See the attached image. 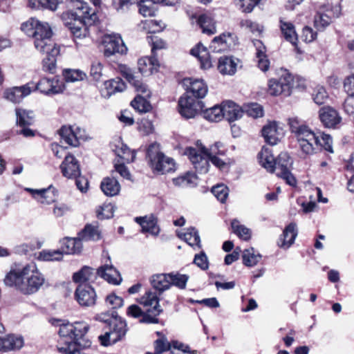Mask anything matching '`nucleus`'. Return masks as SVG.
<instances>
[{"label":"nucleus","mask_w":354,"mask_h":354,"mask_svg":"<svg viewBox=\"0 0 354 354\" xmlns=\"http://www.w3.org/2000/svg\"><path fill=\"white\" fill-rule=\"evenodd\" d=\"M112 68L120 73L131 84L136 91L142 94H146V96H149V91L147 86L142 81L136 80L135 76L131 73V69L124 64H116L115 66L112 64Z\"/></svg>","instance_id":"12"},{"label":"nucleus","mask_w":354,"mask_h":354,"mask_svg":"<svg viewBox=\"0 0 354 354\" xmlns=\"http://www.w3.org/2000/svg\"><path fill=\"white\" fill-rule=\"evenodd\" d=\"M348 96L344 100V109L348 115L354 114V95L347 93Z\"/></svg>","instance_id":"64"},{"label":"nucleus","mask_w":354,"mask_h":354,"mask_svg":"<svg viewBox=\"0 0 354 354\" xmlns=\"http://www.w3.org/2000/svg\"><path fill=\"white\" fill-rule=\"evenodd\" d=\"M257 44L259 46L257 48L256 56L258 59V67L262 71H266L269 68L270 62L266 55V48L260 41H257Z\"/></svg>","instance_id":"41"},{"label":"nucleus","mask_w":354,"mask_h":354,"mask_svg":"<svg viewBox=\"0 0 354 354\" xmlns=\"http://www.w3.org/2000/svg\"><path fill=\"white\" fill-rule=\"evenodd\" d=\"M134 221L141 226L142 233L149 232L153 236H158L160 233V228L157 225V218L153 214L137 216L135 217Z\"/></svg>","instance_id":"20"},{"label":"nucleus","mask_w":354,"mask_h":354,"mask_svg":"<svg viewBox=\"0 0 354 354\" xmlns=\"http://www.w3.org/2000/svg\"><path fill=\"white\" fill-rule=\"evenodd\" d=\"M139 12L145 17L154 16L156 12L155 3L151 0H141L138 3Z\"/></svg>","instance_id":"47"},{"label":"nucleus","mask_w":354,"mask_h":354,"mask_svg":"<svg viewBox=\"0 0 354 354\" xmlns=\"http://www.w3.org/2000/svg\"><path fill=\"white\" fill-rule=\"evenodd\" d=\"M138 70L144 76H149L156 72L160 66L155 56L142 57L138 62Z\"/></svg>","instance_id":"26"},{"label":"nucleus","mask_w":354,"mask_h":354,"mask_svg":"<svg viewBox=\"0 0 354 354\" xmlns=\"http://www.w3.org/2000/svg\"><path fill=\"white\" fill-rule=\"evenodd\" d=\"M211 18L206 15H201L198 19L203 32L208 35H212L216 32L215 27L211 25Z\"/></svg>","instance_id":"53"},{"label":"nucleus","mask_w":354,"mask_h":354,"mask_svg":"<svg viewBox=\"0 0 354 354\" xmlns=\"http://www.w3.org/2000/svg\"><path fill=\"white\" fill-rule=\"evenodd\" d=\"M171 346V343L168 342L167 337L162 336L154 342V353L162 354L169 351Z\"/></svg>","instance_id":"54"},{"label":"nucleus","mask_w":354,"mask_h":354,"mask_svg":"<svg viewBox=\"0 0 354 354\" xmlns=\"http://www.w3.org/2000/svg\"><path fill=\"white\" fill-rule=\"evenodd\" d=\"M159 298L156 292L151 291L146 292L145 294L140 298V303L145 306L153 307L147 310L144 313L142 309L136 304H133L129 306L127 309V315L134 317H141L140 322L144 324H158L159 319L157 318L163 310L159 304Z\"/></svg>","instance_id":"3"},{"label":"nucleus","mask_w":354,"mask_h":354,"mask_svg":"<svg viewBox=\"0 0 354 354\" xmlns=\"http://www.w3.org/2000/svg\"><path fill=\"white\" fill-rule=\"evenodd\" d=\"M279 27L284 39L293 46H297L298 37L295 26L291 22L286 21L283 19H280Z\"/></svg>","instance_id":"31"},{"label":"nucleus","mask_w":354,"mask_h":354,"mask_svg":"<svg viewBox=\"0 0 354 354\" xmlns=\"http://www.w3.org/2000/svg\"><path fill=\"white\" fill-rule=\"evenodd\" d=\"M193 262L203 270H206L209 267L207 257L203 251L195 255Z\"/></svg>","instance_id":"61"},{"label":"nucleus","mask_w":354,"mask_h":354,"mask_svg":"<svg viewBox=\"0 0 354 354\" xmlns=\"http://www.w3.org/2000/svg\"><path fill=\"white\" fill-rule=\"evenodd\" d=\"M319 117L325 127L335 128L342 121L339 113L330 106H324L319 109Z\"/></svg>","instance_id":"15"},{"label":"nucleus","mask_w":354,"mask_h":354,"mask_svg":"<svg viewBox=\"0 0 354 354\" xmlns=\"http://www.w3.org/2000/svg\"><path fill=\"white\" fill-rule=\"evenodd\" d=\"M62 75L66 82H75L83 80L86 74L78 69L66 68L63 70Z\"/></svg>","instance_id":"45"},{"label":"nucleus","mask_w":354,"mask_h":354,"mask_svg":"<svg viewBox=\"0 0 354 354\" xmlns=\"http://www.w3.org/2000/svg\"><path fill=\"white\" fill-rule=\"evenodd\" d=\"M207 149L203 147L202 151L199 153L194 148H189L187 149V154L192 162L196 171L199 174H206L209 171V161L208 156L206 155Z\"/></svg>","instance_id":"10"},{"label":"nucleus","mask_w":354,"mask_h":354,"mask_svg":"<svg viewBox=\"0 0 354 354\" xmlns=\"http://www.w3.org/2000/svg\"><path fill=\"white\" fill-rule=\"evenodd\" d=\"M178 237L183 239L192 247H197L201 248V238L198 230L193 227L187 229L184 233L178 234Z\"/></svg>","instance_id":"36"},{"label":"nucleus","mask_w":354,"mask_h":354,"mask_svg":"<svg viewBox=\"0 0 354 354\" xmlns=\"http://www.w3.org/2000/svg\"><path fill=\"white\" fill-rule=\"evenodd\" d=\"M96 217L99 220L109 219L111 217V202H104L95 210Z\"/></svg>","instance_id":"55"},{"label":"nucleus","mask_w":354,"mask_h":354,"mask_svg":"<svg viewBox=\"0 0 354 354\" xmlns=\"http://www.w3.org/2000/svg\"><path fill=\"white\" fill-rule=\"evenodd\" d=\"M73 10H69L62 14L63 21L68 19H82L88 20L90 25L95 23L97 17L95 11L88 6V3L81 0H71Z\"/></svg>","instance_id":"5"},{"label":"nucleus","mask_w":354,"mask_h":354,"mask_svg":"<svg viewBox=\"0 0 354 354\" xmlns=\"http://www.w3.org/2000/svg\"><path fill=\"white\" fill-rule=\"evenodd\" d=\"M232 231L239 238L247 241L251 237V231L245 225H240L239 221L234 219L231 223Z\"/></svg>","instance_id":"48"},{"label":"nucleus","mask_w":354,"mask_h":354,"mask_svg":"<svg viewBox=\"0 0 354 354\" xmlns=\"http://www.w3.org/2000/svg\"><path fill=\"white\" fill-rule=\"evenodd\" d=\"M34 7L41 6L43 8L55 10L57 8L58 0H29Z\"/></svg>","instance_id":"56"},{"label":"nucleus","mask_w":354,"mask_h":354,"mask_svg":"<svg viewBox=\"0 0 354 354\" xmlns=\"http://www.w3.org/2000/svg\"><path fill=\"white\" fill-rule=\"evenodd\" d=\"M169 281L171 286H174L180 289H185L189 277L187 274H180L178 272L168 273Z\"/></svg>","instance_id":"44"},{"label":"nucleus","mask_w":354,"mask_h":354,"mask_svg":"<svg viewBox=\"0 0 354 354\" xmlns=\"http://www.w3.org/2000/svg\"><path fill=\"white\" fill-rule=\"evenodd\" d=\"M128 48L126 46L121 35L118 33L112 32V55L118 53L120 55H126Z\"/></svg>","instance_id":"42"},{"label":"nucleus","mask_w":354,"mask_h":354,"mask_svg":"<svg viewBox=\"0 0 354 354\" xmlns=\"http://www.w3.org/2000/svg\"><path fill=\"white\" fill-rule=\"evenodd\" d=\"M96 278L100 277L111 283V266L104 264L100 266L95 271Z\"/></svg>","instance_id":"59"},{"label":"nucleus","mask_w":354,"mask_h":354,"mask_svg":"<svg viewBox=\"0 0 354 354\" xmlns=\"http://www.w3.org/2000/svg\"><path fill=\"white\" fill-rule=\"evenodd\" d=\"M114 151L115 155L127 162H133L136 158V153L131 151L129 147L124 144L122 139L118 137L114 140Z\"/></svg>","instance_id":"24"},{"label":"nucleus","mask_w":354,"mask_h":354,"mask_svg":"<svg viewBox=\"0 0 354 354\" xmlns=\"http://www.w3.org/2000/svg\"><path fill=\"white\" fill-rule=\"evenodd\" d=\"M60 250L62 254H80L83 249V244L77 235V238L64 237L60 240Z\"/></svg>","instance_id":"18"},{"label":"nucleus","mask_w":354,"mask_h":354,"mask_svg":"<svg viewBox=\"0 0 354 354\" xmlns=\"http://www.w3.org/2000/svg\"><path fill=\"white\" fill-rule=\"evenodd\" d=\"M203 111L204 118L209 121L217 122L220 121L222 118H223V105H216L212 108L206 109L205 111L203 110Z\"/></svg>","instance_id":"43"},{"label":"nucleus","mask_w":354,"mask_h":354,"mask_svg":"<svg viewBox=\"0 0 354 354\" xmlns=\"http://www.w3.org/2000/svg\"><path fill=\"white\" fill-rule=\"evenodd\" d=\"M223 118L228 122H234L241 118L243 111L241 107L232 101L223 104Z\"/></svg>","instance_id":"29"},{"label":"nucleus","mask_w":354,"mask_h":354,"mask_svg":"<svg viewBox=\"0 0 354 354\" xmlns=\"http://www.w3.org/2000/svg\"><path fill=\"white\" fill-rule=\"evenodd\" d=\"M96 297L94 288L88 283L79 284L75 292V298L82 307L94 306Z\"/></svg>","instance_id":"11"},{"label":"nucleus","mask_w":354,"mask_h":354,"mask_svg":"<svg viewBox=\"0 0 354 354\" xmlns=\"http://www.w3.org/2000/svg\"><path fill=\"white\" fill-rule=\"evenodd\" d=\"M313 99L319 105L324 104L328 99L326 89L322 86L316 87L313 93Z\"/></svg>","instance_id":"57"},{"label":"nucleus","mask_w":354,"mask_h":354,"mask_svg":"<svg viewBox=\"0 0 354 354\" xmlns=\"http://www.w3.org/2000/svg\"><path fill=\"white\" fill-rule=\"evenodd\" d=\"M57 81L47 77L41 78L36 84L35 88L40 93L46 95H53L63 91L61 86H57Z\"/></svg>","instance_id":"27"},{"label":"nucleus","mask_w":354,"mask_h":354,"mask_svg":"<svg viewBox=\"0 0 354 354\" xmlns=\"http://www.w3.org/2000/svg\"><path fill=\"white\" fill-rule=\"evenodd\" d=\"M234 43L233 35L223 33L218 37H215L211 42L209 49L213 53L224 52L230 49Z\"/></svg>","instance_id":"19"},{"label":"nucleus","mask_w":354,"mask_h":354,"mask_svg":"<svg viewBox=\"0 0 354 354\" xmlns=\"http://www.w3.org/2000/svg\"><path fill=\"white\" fill-rule=\"evenodd\" d=\"M326 12L320 10L315 16L314 25L315 28L319 30H324L331 23L330 14L333 12L331 10H326Z\"/></svg>","instance_id":"38"},{"label":"nucleus","mask_w":354,"mask_h":354,"mask_svg":"<svg viewBox=\"0 0 354 354\" xmlns=\"http://www.w3.org/2000/svg\"><path fill=\"white\" fill-rule=\"evenodd\" d=\"M293 88V79L292 75L286 71L281 69L279 79L272 78L268 83V92L271 95H283L289 96Z\"/></svg>","instance_id":"6"},{"label":"nucleus","mask_w":354,"mask_h":354,"mask_svg":"<svg viewBox=\"0 0 354 354\" xmlns=\"http://www.w3.org/2000/svg\"><path fill=\"white\" fill-rule=\"evenodd\" d=\"M259 162L268 171L274 172L276 158L270 153L268 149H263L259 153Z\"/></svg>","instance_id":"39"},{"label":"nucleus","mask_w":354,"mask_h":354,"mask_svg":"<svg viewBox=\"0 0 354 354\" xmlns=\"http://www.w3.org/2000/svg\"><path fill=\"white\" fill-rule=\"evenodd\" d=\"M248 115L254 118L262 117L263 115V107L257 103H252L245 110Z\"/></svg>","instance_id":"60"},{"label":"nucleus","mask_w":354,"mask_h":354,"mask_svg":"<svg viewBox=\"0 0 354 354\" xmlns=\"http://www.w3.org/2000/svg\"><path fill=\"white\" fill-rule=\"evenodd\" d=\"M62 140L72 147H77L80 145V137L77 132L74 131L71 126H62L58 131Z\"/></svg>","instance_id":"34"},{"label":"nucleus","mask_w":354,"mask_h":354,"mask_svg":"<svg viewBox=\"0 0 354 354\" xmlns=\"http://www.w3.org/2000/svg\"><path fill=\"white\" fill-rule=\"evenodd\" d=\"M62 259L63 254L60 250H42L38 257V259L46 261H61Z\"/></svg>","instance_id":"49"},{"label":"nucleus","mask_w":354,"mask_h":354,"mask_svg":"<svg viewBox=\"0 0 354 354\" xmlns=\"http://www.w3.org/2000/svg\"><path fill=\"white\" fill-rule=\"evenodd\" d=\"M185 84L187 86V93L192 94L191 96L194 99L203 98L207 93V86L203 80L185 79Z\"/></svg>","instance_id":"16"},{"label":"nucleus","mask_w":354,"mask_h":354,"mask_svg":"<svg viewBox=\"0 0 354 354\" xmlns=\"http://www.w3.org/2000/svg\"><path fill=\"white\" fill-rule=\"evenodd\" d=\"M31 93L28 84L21 86H15L6 90L5 97L14 103H19L21 100Z\"/></svg>","instance_id":"28"},{"label":"nucleus","mask_w":354,"mask_h":354,"mask_svg":"<svg viewBox=\"0 0 354 354\" xmlns=\"http://www.w3.org/2000/svg\"><path fill=\"white\" fill-rule=\"evenodd\" d=\"M332 143L333 140L330 136L322 133V135L319 136V143H317V145H315V149L320 147H323L326 151L333 153V150Z\"/></svg>","instance_id":"58"},{"label":"nucleus","mask_w":354,"mask_h":354,"mask_svg":"<svg viewBox=\"0 0 354 354\" xmlns=\"http://www.w3.org/2000/svg\"><path fill=\"white\" fill-rule=\"evenodd\" d=\"M96 279L95 270L87 266H83L78 272L73 275V280L75 283H86L87 281H94Z\"/></svg>","instance_id":"32"},{"label":"nucleus","mask_w":354,"mask_h":354,"mask_svg":"<svg viewBox=\"0 0 354 354\" xmlns=\"http://www.w3.org/2000/svg\"><path fill=\"white\" fill-rule=\"evenodd\" d=\"M179 113L185 118H192L199 112L203 111L205 104L202 101L186 95L178 100Z\"/></svg>","instance_id":"9"},{"label":"nucleus","mask_w":354,"mask_h":354,"mask_svg":"<svg viewBox=\"0 0 354 354\" xmlns=\"http://www.w3.org/2000/svg\"><path fill=\"white\" fill-rule=\"evenodd\" d=\"M50 189H51V186H50L47 189H33L31 188L26 189V191L30 192L33 196L37 194V196H40L41 198H43L45 201V203L47 204H50V203L55 201V196L54 194L52 197L49 196Z\"/></svg>","instance_id":"51"},{"label":"nucleus","mask_w":354,"mask_h":354,"mask_svg":"<svg viewBox=\"0 0 354 354\" xmlns=\"http://www.w3.org/2000/svg\"><path fill=\"white\" fill-rule=\"evenodd\" d=\"M3 283L6 286L13 288L24 295L35 294L44 285L49 286L44 275L33 263L12 265L10 271L5 276Z\"/></svg>","instance_id":"1"},{"label":"nucleus","mask_w":354,"mask_h":354,"mask_svg":"<svg viewBox=\"0 0 354 354\" xmlns=\"http://www.w3.org/2000/svg\"><path fill=\"white\" fill-rule=\"evenodd\" d=\"M37 21V19L31 18L30 20L24 22L21 26V30L28 36L32 37Z\"/></svg>","instance_id":"63"},{"label":"nucleus","mask_w":354,"mask_h":354,"mask_svg":"<svg viewBox=\"0 0 354 354\" xmlns=\"http://www.w3.org/2000/svg\"><path fill=\"white\" fill-rule=\"evenodd\" d=\"M52 30L48 23L37 21L32 37L35 48L41 53H46L43 59V68L50 73H55L57 57L59 55L60 48L51 41Z\"/></svg>","instance_id":"2"},{"label":"nucleus","mask_w":354,"mask_h":354,"mask_svg":"<svg viewBox=\"0 0 354 354\" xmlns=\"http://www.w3.org/2000/svg\"><path fill=\"white\" fill-rule=\"evenodd\" d=\"M113 4L118 13H124L129 10L133 2L131 0H113Z\"/></svg>","instance_id":"62"},{"label":"nucleus","mask_w":354,"mask_h":354,"mask_svg":"<svg viewBox=\"0 0 354 354\" xmlns=\"http://www.w3.org/2000/svg\"><path fill=\"white\" fill-rule=\"evenodd\" d=\"M15 115L16 124L19 127L30 126L34 122V114L32 111L17 108Z\"/></svg>","instance_id":"37"},{"label":"nucleus","mask_w":354,"mask_h":354,"mask_svg":"<svg viewBox=\"0 0 354 354\" xmlns=\"http://www.w3.org/2000/svg\"><path fill=\"white\" fill-rule=\"evenodd\" d=\"M147 158L149 165L153 171L160 174L175 171L176 164L174 160L166 156L161 151L160 145L151 144L147 151Z\"/></svg>","instance_id":"4"},{"label":"nucleus","mask_w":354,"mask_h":354,"mask_svg":"<svg viewBox=\"0 0 354 354\" xmlns=\"http://www.w3.org/2000/svg\"><path fill=\"white\" fill-rule=\"evenodd\" d=\"M262 136L265 141L270 145H277L283 136V130L279 127L277 122H270L265 125L262 130Z\"/></svg>","instance_id":"14"},{"label":"nucleus","mask_w":354,"mask_h":354,"mask_svg":"<svg viewBox=\"0 0 354 354\" xmlns=\"http://www.w3.org/2000/svg\"><path fill=\"white\" fill-rule=\"evenodd\" d=\"M64 21L65 26L71 31L74 38L81 39L88 34L87 25L91 26L88 20H82L81 18L77 19H69Z\"/></svg>","instance_id":"17"},{"label":"nucleus","mask_w":354,"mask_h":354,"mask_svg":"<svg viewBox=\"0 0 354 354\" xmlns=\"http://www.w3.org/2000/svg\"><path fill=\"white\" fill-rule=\"evenodd\" d=\"M212 192L218 201L224 203L228 196L229 189L223 184H218L212 188Z\"/></svg>","instance_id":"52"},{"label":"nucleus","mask_w":354,"mask_h":354,"mask_svg":"<svg viewBox=\"0 0 354 354\" xmlns=\"http://www.w3.org/2000/svg\"><path fill=\"white\" fill-rule=\"evenodd\" d=\"M261 257L262 256L259 253L255 252L253 248H250L243 251V263L247 267L256 266L260 261Z\"/></svg>","instance_id":"40"},{"label":"nucleus","mask_w":354,"mask_h":354,"mask_svg":"<svg viewBox=\"0 0 354 354\" xmlns=\"http://www.w3.org/2000/svg\"><path fill=\"white\" fill-rule=\"evenodd\" d=\"M77 235L80 236L82 242L83 241H97L102 239L97 222H95V224H86L84 228L78 232Z\"/></svg>","instance_id":"23"},{"label":"nucleus","mask_w":354,"mask_h":354,"mask_svg":"<svg viewBox=\"0 0 354 354\" xmlns=\"http://www.w3.org/2000/svg\"><path fill=\"white\" fill-rule=\"evenodd\" d=\"M237 62L233 57L223 56L218 59V70L223 75H232L236 71Z\"/></svg>","instance_id":"33"},{"label":"nucleus","mask_w":354,"mask_h":354,"mask_svg":"<svg viewBox=\"0 0 354 354\" xmlns=\"http://www.w3.org/2000/svg\"><path fill=\"white\" fill-rule=\"evenodd\" d=\"M299 147L305 154H312L315 145L319 142V135L315 134L308 126L303 127L296 134Z\"/></svg>","instance_id":"8"},{"label":"nucleus","mask_w":354,"mask_h":354,"mask_svg":"<svg viewBox=\"0 0 354 354\" xmlns=\"http://www.w3.org/2000/svg\"><path fill=\"white\" fill-rule=\"evenodd\" d=\"M131 105L140 113H147L150 111L152 108L149 102L140 95H138L133 100L131 101Z\"/></svg>","instance_id":"46"},{"label":"nucleus","mask_w":354,"mask_h":354,"mask_svg":"<svg viewBox=\"0 0 354 354\" xmlns=\"http://www.w3.org/2000/svg\"><path fill=\"white\" fill-rule=\"evenodd\" d=\"M297 236V225L291 223L286 227L283 234L280 236L277 242L278 245L285 249L290 248L293 244Z\"/></svg>","instance_id":"25"},{"label":"nucleus","mask_w":354,"mask_h":354,"mask_svg":"<svg viewBox=\"0 0 354 354\" xmlns=\"http://www.w3.org/2000/svg\"><path fill=\"white\" fill-rule=\"evenodd\" d=\"M292 161L288 153H281L275 160L274 171L277 176L283 178L290 186L295 187L297 185V180L290 172V168Z\"/></svg>","instance_id":"7"},{"label":"nucleus","mask_w":354,"mask_h":354,"mask_svg":"<svg viewBox=\"0 0 354 354\" xmlns=\"http://www.w3.org/2000/svg\"><path fill=\"white\" fill-rule=\"evenodd\" d=\"M167 274H153L150 280L152 287L158 291L159 295L171 288V283Z\"/></svg>","instance_id":"35"},{"label":"nucleus","mask_w":354,"mask_h":354,"mask_svg":"<svg viewBox=\"0 0 354 354\" xmlns=\"http://www.w3.org/2000/svg\"><path fill=\"white\" fill-rule=\"evenodd\" d=\"M24 345V339L21 336L12 334L0 337V351L8 352L20 349Z\"/></svg>","instance_id":"21"},{"label":"nucleus","mask_w":354,"mask_h":354,"mask_svg":"<svg viewBox=\"0 0 354 354\" xmlns=\"http://www.w3.org/2000/svg\"><path fill=\"white\" fill-rule=\"evenodd\" d=\"M62 175L67 178H77L81 174L80 165L75 157L68 153L60 165Z\"/></svg>","instance_id":"13"},{"label":"nucleus","mask_w":354,"mask_h":354,"mask_svg":"<svg viewBox=\"0 0 354 354\" xmlns=\"http://www.w3.org/2000/svg\"><path fill=\"white\" fill-rule=\"evenodd\" d=\"M127 331L126 322L112 312V344L121 340Z\"/></svg>","instance_id":"22"},{"label":"nucleus","mask_w":354,"mask_h":354,"mask_svg":"<svg viewBox=\"0 0 354 354\" xmlns=\"http://www.w3.org/2000/svg\"><path fill=\"white\" fill-rule=\"evenodd\" d=\"M191 54L198 58L201 67L203 69H209L212 66L210 55L207 48L201 44L199 43L195 48H192L191 50Z\"/></svg>","instance_id":"30"},{"label":"nucleus","mask_w":354,"mask_h":354,"mask_svg":"<svg viewBox=\"0 0 354 354\" xmlns=\"http://www.w3.org/2000/svg\"><path fill=\"white\" fill-rule=\"evenodd\" d=\"M197 177L194 174L187 173L185 176L174 178V185L181 187L194 186L197 184Z\"/></svg>","instance_id":"50"}]
</instances>
